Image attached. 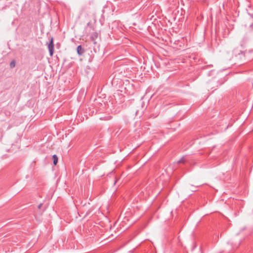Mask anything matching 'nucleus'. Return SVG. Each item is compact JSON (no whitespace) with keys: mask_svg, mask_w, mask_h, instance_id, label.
I'll use <instances>...</instances> for the list:
<instances>
[{"mask_svg":"<svg viewBox=\"0 0 253 253\" xmlns=\"http://www.w3.org/2000/svg\"><path fill=\"white\" fill-rule=\"evenodd\" d=\"M77 51L79 55H83L84 52V49L82 47V45H80L77 46Z\"/></svg>","mask_w":253,"mask_h":253,"instance_id":"3","label":"nucleus"},{"mask_svg":"<svg viewBox=\"0 0 253 253\" xmlns=\"http://www.w3.org/2000/svg\"><path fill=\"white\" fill-rule=\"evenodd\" d=\"M97 37H98V34L97 33H94L91 35V36H90L91 40L94 42V43H96L95 41L96 39V38H97Z\"/></svg>","mask_w":253,"mask_h":253,"instance_id":"4","label":"nucleus"},{"mask_svg":"<svg viewBox=\"0 0 253 253\" xmlns=\"http://www.w3.org/2000/svg\"><path fill=\"white\" fill-rule=\"evenodd\" d=\"M48 49L49 52V55L52 56L54 53V43L53 38H51L50 41L48 44Z\"/></svg>","mask_w":253,"mask_h":253,"instance_id":"2","label":"nucleus"},{"mask_svg":"<svg viewBox=\"0 0 253 253\" xmlns=\"http://www.w3.org/2000/svg\"><path fill=\"white\" fill-rule=\"evenodd\" d=\"M233 55L236 60H241L245 57V52L235 48L233 50Z\"/></svg>","mask_w":253,"mask_h":253,"instance_id":"1","label":"nucleus"},{"mask_svg":"<svg viewBox=\"0 0 253 253\" xmlns=\"http://www.w3.org/2000/svg\"><path fill=\"white\" fill-rule=\"evenodd\" d=\"M15 61L14 60L12 61L10 63V66L11 68H13L15 67Z\"/></svg>","mask_w":253,"mask_h":253,"instance_id":"7","label":"nucleus"},{"mask_svg":"<svg viewBox=\"0 0 253 253\" xmlns=\"http://www.w3.org/2000/svg\"><path fill=\"white\" fill-rule=\"evenodd\" d=\"M185 158L184 157L181 158L178 162V164L180 163H185Z\"/></svg>","mask_w":253,"mask_h":253,"instance_id":"6","label":"nucleus"},{"mask_svg":"<svg viewBox=\"0 0 253 253\" xmlns=\"http://www.w3.org/2000/svg\"><path fill=\"white\" fill-rule=\"evenodd\" d=\"M42 206V204L41 203L38 205V208L39 209H40Z\"/></svg>","mask_w":253,"mask_h":253,"instance_id":"8","label":"nucleus"},{"mask_svg":"<svg viewBox=\"0 0 253 253\" xmlns=\"http://www.w3.org/2000/svg\"><path fill=\"white\" fill-rule=\"evenodd\" d=\"M244 43H245V42H243V43H241V46H244Z\"/></svg>","mask_w":253,"mask_h":253,"instance_id":"9","label":"nucleus"},{"mask_svg":"<svg viewBox=\"0 0 253 253\" xmlns=\"http://www.w3.org/2000/svg\"><path fill=\"white\" fill-rule=\"evenodd\" d=\"M53 163L54 166L56 165L58 162V157L56 155L52 156Z\"/></svg>","mask_w":253,"mask_h":253,"instance_id":"5","label":"nucleus"}]
</instances>
